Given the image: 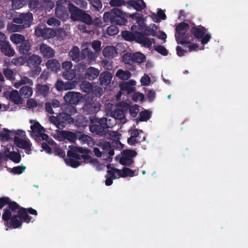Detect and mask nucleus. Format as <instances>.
I'll return each instance as SVG.
<instances>
[{"label":"nucleus","mask_w":248,"mask_h":248,"mask_svg":"<svg viewBox=\"0 0 248 248\" xmlns=\"http://www.w3.org/2000/svg\"><path fill=\"white\" fill-rule=\"evenodd\" d=\"M189 30V26L187 23L185 22L179 23L175 28V38L178 44L184 46L188 45V51L191 52L198 49L199 46L192 43L194 41L193 37L188 32Z\"/></svg>","instance_id":"nucleus-1"},{"label":"nucleus","mask_w":248,"mask_h":248,"mask_svg":"<svg viewBox=\"0 0 248 248\" xmlns=\"http://www.w3.org/2000/svg\"><path fill=\"white\" fill-rule=\"evenodd\" d=\"M110 120L105 117L94 118L91 121L89 125L90 131L98 136L105 137L108 132V128L112 127V125L110 126L108 124V122Z\"/></svg>","instance_id":"nucleus-2"},{"label":"nucleus","mask_w":248,"mask_h":248,"mask_svg":"<svg viewBox=\"0 0 248 248\" xmlns=\"http://www.w3.org/2000/svg\"><path fill=\"white\" fill-rule=\"evenodd\" d=\"M103 19L105 22H110L117 25H125L127 23L125 13L117 8H113L110 11L105 12Z\"/></svg>","instance_id":"nucleus-3"},{"label":"nucleus","mask_w":248,"mask_h":248,"mask_svg":"<svg viewBox=\"0 0 248 248\" xmlns=\"http://www.w3.org/2000/svg\"><path fill=\"white\" fill-rule=\"evenodd\" d=\"M32 218V217L27 214L26 208L21 207L19 211H17V214L13 216L10 221L5 223V225L11 229L21 228L22 225V220L29 223L31 221L33 222V221H31Z\"/></svg>","instance_id":"nucleus-4"},{"label":"nucleus","mask_w":248,"mask_h":248,"mask_svg":"<svg viewBox=\"0 0 248 248\" xmlns=\"http://www.w3.org/2000/svg\"><path fill=\"white\" fill-rule=\"evenodd\" d=\"M122 35L123 38L128 41H135L136 42L142 44L144 47H150L152 46L153 42H154V39H151L145 36L141 32L136 31L134 33L127 31H123Z\"/></svg>","instance_id":"nucleus-5"},{"label":"nucleus","mask_w":248,"mask_h":248,"mask_svg":"<svg viewBox=\"0 0 248 248\" xmlns=\"http://www.w3.org/2000/svg\"><path fill=\"white\" fill-rule=\"evenodd\" d=\"M33 20V15L31 13H22L18 17L13 19V21L20 25L12 24L10 30L14 32L20 31L22 30L30 27Z\"/></svg>","instance_id":"nucleus-6"},{"label":"nucleus","mask_w":248,"mask_h":248,"mask_svg":"<svg viewBox=\"0 0 248 248\" xmlns=\"http://www.w3.org/2000/svg\"><path fill=\"white\" fill-rule=\"evenodd\" d=\"M190 32L189 34L193 37V39L201 40L202 45L207 44L211 38V35L207 29L201 25L196 26L194 24L190 29Z\"/></svg>","instance_id":"nucleus-7"},{"label":"nucleus","mask_w":248,"mask_h":248,"mask_svg":"<svg viewBox=\"0 0 248 248\" xmlns=\"http://www.w3.org/2000/svg\"><path fill=\"white\" fill-rule=\"evenodd\" d=\"M49 120L59 129H63L65 124H71L74 123V119L71 116L64 112L60 113L57 116H50Z\"/></svg>","instance_id":"nucleus-8"},{"label":"nucleus","mask_w":248,"mask_h":248,"mask_svg":"<svg viewBox=\"0 0 248 248\" xmlns=\"http://www.w3.org/2000/svg\"><path fill=\"white\" fill-rule=\"evenodd\" d=\"M71 3L66 0H59L57 1L55 8L56 16L62 20L65 21L69 16L68 4Z\"/></svg>","instance_id":"nucleus-9"},{"label":"nucleus","mask_w":248,"mask_h":248,"mask_svg":"<svg viewBox=\"0 0 248 248\" xmlns=\"http://www.w3.org/2000/svg\"><path fill=\"white\" fill-rule=\"evenodd\" d=\"M14 142L17 147L24 149L27 154H31L32 144L29 139L25 140L19 137L15 136Z\"/></svg>","instance_id":"nucleus-10"},{"label":"nucleus","mask_w":248,"mask_h":248,"mask_svg":"<svg viewBox=\"0 0 248 248\" xmlns=\"http://www.w3.org/2000/svg\"><path fill=\"white\" fill-rule=\"evenodd\" d=\"M100 108V104L93 99L86 101L83 107V110L86 114H94L98 112Z\"/></svg>","instance_id":"nucleus-11"},{"label":"nucleus","mask_w":248,"mask_h":248,"mask_svg":"<svg viewBox=\"0 0 248 248\" xmlns=\"http://www.w3.org/2000/svg\"><path fill=\"white\" fill-rule=\"evenodd\" d=\"M82 98V96L80 93L75 92H68L63 97L66 103L74 105H77Z\"/></svg>","instance_id":"nucleus-12"},{"label":"nucleus","mask_w":248,"mask_h":248,"mask_svg":"<svg viewBox=\"0 0 248 248\" xmlns=\"http://www.w3.org/2000/svg\"><path fill=\"white\" fill-rule=\"evenodd\" d=\"M36 36L42 37L44 39H49L54 37L56 32L50 28H42V27L38 26L34 31Z\"/></svg>","instance_id":"nucleus-13"},{"label":"nucleus","mask_w":248,"mask_h":248,"mask_svg":"<svg viewBox=\"0 0 248 248\" xmlns=\"http://www.w3.org/2000/svg\"><path fill=\"white\" fill-rule=\"evenodd\" d=\"M86 51H83V50L80 52L79 48L75 46L69 52V56L73 61L78 62L86 58Z\"/></svg>","instance_id":"nucleus-14"},{"label":"nucleus","mask_w":248,"mask_h":248,"mask_svg":"<svg viewBox=\"0 0 248 248\" xmlns=\"http://www.w3.org/2000/svg\"><path fill=\"white\" fill-rule=\"evenodd\" d=\"M68 10L70 14L71 19L74 21H78L83 10L71 3L68 4Z\"/></svg>","instance_id":"nucleus-15"},{"label":"nucleus","mask_w":248,"mask_h":248,"mask_svg":"<svg viewBox=\"0 0 248 248\" xmlns=\"http://www.w3.org/2000/svg\"><path fill=\"white\" fill-rule=\"evenodd\" d=\"M39 50L42 56L46 58L53 57L55 53L54 49L44 43H42L40 45Z\"/></svg>","instance_id":"nucleus-16"},{"label":"nucleus","mask_w":248,"mask_h":248,"mask_svg":"<svg viewBox=\"0 0 248 248\" xmlns=\"http://www.w3.org/2000/svg\"><path fill=\"white\" fill-rule=\"evenodd\" d=\"M138 170H133L128 168L124 167L123 170H116L118 175L122 178L126 177H133L135 175H138Z\"/></svg>","instance_id":"nucleus-17"},{"label":"nucleus","mask_w":248,"mask_h":248,"mask_svg":"<svg viewBox=\"0 0 248 248\" xmlns=\"http://www.w3.org/2000/svg\"><path fill=\"white\" fill-rule=\"evenodd\" d=\"M127 3L137 11H141L146 7V3L143 0H128Z\"/></svg>","instance_id":"nucleus-18"},{"label":"nucleus","mask_w":248,"mask_h":248,"mask_svg":"<svg viewBox=\"0 0 248 248\" xmlns=\"http://www.w3.org/2000/svg\"><path fill=\"white\" fill-rule=\"evenodd\" d=\"M112 74L108 71L103 72L99 76L100 84L101 86H107L111 82Z\"/></svg>","instance_id":"nucleus-19"},{"label":"nucleus","mask_w":248,"mask_h":248,"mask_svg":"<svg viewBox=\"0 0 248 248\" xmlns=\"http://www.w3.org/2000/svg\"><path fill=\"white\" fill-rule=\"evenodd\" d=\"M0 49L6 56L12 57L15 54V51L11 47L9 42L0 43Z\"/></svg>","instance_id":"nucleus-20"},{"label":"nucleus","mask_w":248,"mask_h":248,"mask_svg":"<svg viewBox=\"0 0 248 248\" xmlns=\"http://www.w3.org/2000/svg\"><path fill=\"white\" fill-rule=\"evenodd\" d=\"M42 62L41 58L36 55L33 54L30 56L27 61V63L29 66L31 68L37 67L41 69L40 67H38V66Z\"/></svg>","instance_id":"nucleus-21"},{"label":"nucleus","mask_w":248,"mask_h":248,"mask_svg":"<svg viewBox=\"0 0 248 248\" xmlns=\"http://www.w3.org/2000/svg\"><path fill=\"white\" fill-rule=\"evenodd\" d=\"M99 70L93 67H89L85 71V75L86 78L90 80L96 78L99 75Z\"/></svg>","instance_id":"nucleus-22"},{"label":"nucleus","mask_w":248,"mask_h":248,"mask_svg":"<svg viewBox=\"0 0 248 248\" xmlns=\"http://www.w3.org/2000/svg\"><path fill=\"white\" fill-rule=\"evenodd\" d=\"M60 136L71 142H75L78 138V132L74 133L69 131H61Z\"/></svg>","instance_id":"nucleus-23"},{"label":"nucleus","mask_w":248,"mask_h":248,"mask_svg":"<svg viewBox=\"0 0 248 248\" xmlns=\"http://www.w3.org/2000/svg\"><path fill=\"white\" fill-rule=\"evenodd\" d=\"M103 56L108 59L114 58L117 55V51L115 47L113 46H107L102 51Z\"/></svg>","instance_id":"nucleus-24"},{"label":"nucleus","mask_w":248,"mask_h":248,"mask_svg":"<svg viewBox=\"0 0 248 248\" xmlns=\"http://www.w3.org/2000/svg\"><path fill=\"white\" fill-rule=\"evenodd\" d=\"M46 67L52 71L58 72L60 69V64L58 61L55 59H49L46 63Z\"/></svg>","instance_id":"nucleus-25"},{"label":"nucleus","mask_w":248,"mask_h":248,"mask_svg":"<svg viewBox=\"0 0 248 248\" xmlns=\"http://www.w3.org/2000/svg\"><path fill=\"white\" fill-rule=\"evenodd\" d=\"M84 144H87L89 146L94 144L93 138L89 135H85L82 132H78V138Z\"/></svg>","instance_id":"nucleus-26"},{"label":"nucleus","mask_w":248,"mask_h":248,"mask_svg":"<svg viewBox=\"0 0 248 248\" xmlns=\"http://www.w3.org/2000/svg\"><path fill=\"white\" fill-rule=\"evenodd\" d=\"M19 51L22 54H28L31 48V44L28 40H25L19 46Z\"/></svg>","instance_id":"nucleus-27"},{"label":"nucleus","mask_w":248,"mask_h":248,"mask_svg":"<svg viewBox=\"0 0 248 248\" xmlns=\"http://www.w3.org/2000/svg\"><path fill=\"white\" fill-rule=\"evenodd\" d=\"M33 90L30 86H23L19 90L20 95L25 98H29L32 94Z\"/></svg>","instance_id":"nucleus-28"},{"label":"nucleus","mask_w":248,"mask_h":248,"mask_svg":"<svg viewBox=\"0 0 248 248\" xmlns=\"http://www.w3.org/2000/svg\"><path fill=\"white\" fill-rule=\"evenodd\" d=\"M9 99L16 104H21L22 103V98L17 90H13L10 93Z\"/></svg>","instance_id":"nucleus-29"},{"label":"nucleus","mask_w":248,"mask_h":248,"mask_svg":"<svg viewBox=\"0 0 248 248\" xmlns=\"http://www.w3.org/2000/svg\"><path fill=\"white\" fill-rule=\"evenodd\" d=\"M146 61V57L141 52L132 53V62L141 63Z\"/></svg>","instance_id":"nucleus-30"},{"label":"nucleus","mask_w":248,"mask_h":248,"mask_svg":"<svg viewBox=\"0 0 248 248\" xmlns=\"http://www.w3.org/2000/svg\"><path fill=\"white\" fill-rule=\"evenodd\" d=\"M153 20L155 22H160L161 19L165 20L167 18L166 15L162 10L158 9L157 14L152 13Z\"/></svg>","instance_id":"nucleus-31"},{"label":"nucleus","mask_w":248,"mask_h":248,"mask_svg":"<svg viewBox=\"0 0 248 248\" xmlns=\"http://www.w3.org/2000/svg\"><path fill=\"white\" fill-rule=\"evenodd\" d=\"M131 76V73L129 71L127 70L124 71L121 69H119L116 73V77L123 80L128 79Z\"/></svg>","instance_id":"nucleus-32"},{"label":"nucleus","mask_w":248,"mask_h":248,"mask_svg":"<svg viewBox=\"0 0 248 248\" xmlns=\"http://www.w3.org/2000/svg\"><path fill=\"white\" fill-rule=\"evenodd\" d=\"M10 40L15 44L19 45L26 39L23 35L17 33H13L10 36Z\"/></svg>","instance_id":"nucleus-33"},{"label":"nucleus","mask_w":248,"mask_h":248,"mask_svg":"<svg viewBox=\"0 0 248 248\" xmlns=\"http://www.w3.org/2000/svg\"><path fill=\"white\" fill-rule=\"evenodd\" d=\"M78 21H80L88 25H91L93 24V21L91 16L86 13L84 10H83Z\"/></svg>","instance_id":"nucleus-34"},{"label":"nucleus","mask_w":248,"mask_h":248,"mask_svg":"<svg viewBox=\"0 0 248 248\" xmlns=\"http://www.w3.org/2000/svg\"><path fill=\"white\" fill-rule=\"evenodd\" d=\"M49 88L46 85L37 84L36 86V93L44 96H46L48 93Z\"/></svg>","instance_id":"nucleus-35"},{"label":"nucleus","mask_w":248,"mask_h":248,"mask_svg":"<svg viewBox=\"0 0 248 248\" xmlns=\"http://www.w3.org/2000/svg\"><path fill=\"white\" fill-rule=\"evenodd\" d=\"M31 129L33 133H36V134H41L45 131V128L38 122H35L33 124L31 125Z\"/></svg>","instance_id":"nucleus-36"},{"label":"nucleus","mask_w":248,"mask_h":248,"mask_svg":"<svg viewBox=\"0 0 248 248\" xmlns=\"http://www.w3.org/2000/svg\"><path fill=\"white\" fill-rule=\"evenodd\" d=\"M8 158L15 163H18L21 160V155L19 153L14 151L10 152L8 154Z\"/></svg>","instance_id":"nucleus-37"},{"label":"nucleus","mask_w":248,"mask_h":248,"mask_svg":"<svg viewBox=\"0 0 248 248\" xmlns=\"http://www.w3.org/2000/svg\"><path fill=\"white\" fill-rule=\"evenodd\" d=\"M111 115L115 119L122 120L124 117V112L122 109L117 108L112 111Z\"/></svg>","instance_id":"nucleus-38"},{"label":"nucleus","mask_w":248,"mask_h":248,"mask_svg":"<svg viewBox=\"0 0 248 248\" xmlns=\"http://www.w3.org/2000/svg\"><path fill=\"white\" fill-rule=\"evenodd\" d=\"M11 6L13 9L18 10L26 4V0H11Z\"/></svg>","instance_id":"nucleus-39"},{"label":"nucleus","mask_w":248,"mask_h":248,"mask_svg":"<svg viewBox=\"0 0 248 248\" xmlns=\"http://www.w3.org/2000/svg\"><path fill=\"white\" fill-rule=\"evenodd\" d=\"M157 26L155 24H153L152 28L146 27V28L145 29V34L148 36L151 35L155 37L157 36Z\"/></svg>","instance_id":"nucleus-40"},{"label":"nucleus","mask_w":248,"mask_h":248,"mask_svg":"<svg viewBox=\"0 0 248 248\" xmlns=\"http://www.w3.org/2000/svg\"><path fill=\"white\" fill-rule=\"evenodd\" d=\"M76 76L75 72L73 70H65L62 73L63 78L66 80H71L73 79Z\"/></svg>","instance_id":"nucleus-41"},{"label":"nucleus","mask_w":248,"mask_h":248,"mask_svg":"<svg viewBox=\"0 0 248 248\" xmlns=\"http://www.w3.org/2000/svg\"><path fill=\"white\" fill-rule=\"evenodd\" d=\"M13 136V132L5 128L0 133V137L7 140L12 138Z\"/></svg>","instance_id":"nucleus-42"},{"label":"nucleus","mask_w":248,"mask_h":248,"mask_svg":"<svg viewBox=\"0 0 248 248\" xmlns=\"http://www.w3.org/2000/svg\"><path fill=\"white\" fill-rule=\"evenodd\" d=\"M151 117V113L148 110L142 111L140 113L139 121L140 122L147 121Z\"/></svg>","instance_id":"nucleus-43"},{"label":"nucleus","mask_w":248,"mask_h":248,"mask_svg":"<svg viewBox=\"0 0 248 248\" xmlns=\"http://www.w3.org/2000/svg\"><path fill=\"white\" fill-rule=\"evenodd\" d=\"M119 162L122 165L130 166L134 163V160L133 158H130L123 155Z\"/></svg>","instance_id":"nucleus-44"},{"label":"nucleus","mask_w":248,"mask_h":248,"mask_svg":"<svg viewBox=\"0 0 248 248\" xmlns=\"http://www.w3.org/2000/svg\"><path fill=\"white\" fill-rule=\"evenodd\" d=\"M8 209L11 212H16L17 210L19 211V209L22 207H20L17 202H16L13 201L11 202L10 199H9V202L8 203Z\"/></svg>","instance_id":"nucleus-45"},{"label":"nucleus","mask_w":248,"mask_h":248,"mask_svg":"<svg viewBox=\"0 0 248 248\" xmlns=\"http://www.w3.org/2000/svg\"><path fill=\"white\" fill-rule=\"evenodd\" d=\"M12 212L7 208L4 209L2 215V218L5 221V224L9 222L12 217Z\"/></svg>","instance_id":"nucleus-46"},{"label":"nucleus","mask_w":248,"mask_h":248,"mask_svg":"<svg viewBox=\"0 0 248 248\" xmlns=\"http://www.w3.org/2000/svg\"><path fill=\"white\" fill-rule=\"evenodd\" d=\"M65 162L67 165L73 168H78L81 164L79 161L73 158L66 159Z\"/></svg>","instance_id":"nucleus-47"},{"label":"nucleus","mask_w":248,"mask_h":248,"mask_svg":"<svg viewBox=\"0 0 248 248\" xmlns=\"http://www.w3.org/2000/svg\"><path fill=\"white\" fill-rule=\"evenodd\" d=\"M137 155V153L133 150L125 149L123 151V155L125 157L133 158Z\"/></svg>","instance_id":"nucleus-48"},{"label":"nucleus","mask_w":248,"mask_h":248,"mask_svg":"<svg viewBox=\"0 0 248 248\" xmlns=\"http://www.w3.org/2000/svg\"><path fill=\"white\" fill-rule=\"evenodd\" d=\"M145 140V137L144 136L141 140L139 139H137L135 138H132L131 137H129L127 139V143L128 144L134 146L136 145L137 143H140L141 142L144 141Z\"/></svg>","instance_id":"nucleus-49"},{"label":"nucleus","mask_w":248,"mask_h":248,"mask_svg":"<svg viewBox=\"0 0 248 248\" xmlns=\"http://www.w3.org/2000/svg\"><path fill=\"white\" fill-rule=\"evenodd\" d=\"M119 32L118 28L115 25H110L107 28V33L110 36L117 34Z\"/></svg>","instance_id":"nucleus-50"},{"label":"nucleus","mask_w":248,"mask_h":248,"mask_svg":"<svg viewBox=\"0 0 248 248\" xmlns=\"http://www.w3.org/2000/svg\"><path fill=\"white\" fill-rule=\"evenodd\" d=\"M76 151H75L74 149L68 150L67 151V156L71 158H73V159H75L77 160H81V155H79L78 154Z\"/></svg>","instance_id":"nucleus-51"},{"label":"nucleus","mask_w":248,"mask_h":248,"mask_svg":"<svg viewBox=\"0 0 248 248\" xmlns=\"http://www.w3.org/2000/svg\"><path fill=\"white\" fill-rule=\"evenodd\" d=\"M39 0H29V7L31 11L34 10L35 11H36L39 8Z\"/></svg>","instance_id":"nucleus-52"},{"label":"nucleus","mask_w":248,"mask_h":248,"mask_svg":"<svg viewBox=\"0 0 248 248\" xmlns=\"http://www.w3.org/2000/svg\"><path fill=\"white\" fill-rule=\"evenodd\" d=\"M154 48L157 52L163 56H167L168 54V51L163 46L160 45L155 46Z\"/></svg>","instance_id":"nucleus-53"},{"label":"nucleus","mask_w":248,"mask_h":248,"mask_svg":"<svg viewBox=\"0 0 248 248\" xmlns=\"http://www.w3.org/2000/svg\"><path fill=\"white\" fill-rule=\"evenodd\" d=\"M53 151L55 155H59L60 157H65V151L62 148L58 147L57 146H55L53 147Z\"/></svg>","instance_id":"nucleus-54"},{"label":"nucleus","mask_w":248,"mask_h":248,"mask_svg":"<svg viewBox=\"0 0 248 248\" xmlns=\"http://www.w3.org/2000/svg\"><path fill=\"white\" fill-rule=\"evenodd\" d=\"M26 167L21 165L20 166H16L13 168L12 171L14 174H20L25 171Z\"/></svg>","instance_id":"nucleus-55"},{"label":"nucleus","mask_w":248,"mask_h":248,"mask_svg":"<svg viewBox=\"0 0 248 248\" xmlns=\"http://www.w3.org/2000/svg\"><path fill=\"white\" fill-rule=\"evenodd\" d=\"M121 89L125 90L128 94L132 93L135 91V88L130 86V84L129 83H124L122 85Z\"/></svg>","instance_id":"nucleus-56"},{"label":"nucleus","mask_w":248,"mask_h":248,"mask_svg":"<svg viewBox=\"0 0 248 248\" xmlns=\"http://www.w3.org/2000/svg\"><path fill=\"white\" fill-rule=\"evenodd\" d=\"M92 47L95 50L96 52L100 51L101 42L99 40L93 41L92 42Z\"/></svg>","instance_id":"nucleus-57"},{"label":"nucleus","mask_w":248,"mask_h":248,"mask_svg":"<svg viewBox=\"0 0 248 248\" xmlns=\"http://www.w3.org/2000/svg\"><path fill=\"white\" fill-rule=\"evenodd\" d=\"M93 6L97 11H99L102 7V3L101 0H92Z\"/></svg>","instance_id":"nucleus-58"},{"label":"nucleus","mask_w":248,"mask_h":248,"mask_svg":"<svg viewBox=\"0 0 248 248\" xmlns=\"http://www.w3.org/2000/svg\"><path fill=\"white\" fill-rule=\"evenodd\" d=\"M47 24L50 26H59L61 22L55 17L49 18L46 22Z\"/></svg>","instance_id":"nucleus-59"},{"label":"nucleus","mask_w":248,"mask_h":248,"mask_svg":"<svg viewBox=\"0 0 248 248\" xmlns=\"http://www.w3.org/2000/svg\"><path fill=\"white\" fill-rule=\"evenodd\" d=\"M123 62L125 64H129L132 62V53H126L122 57Z\"/></svg>","instance_id":"nucleus-60"},{"label":"nucleus","mask_w":248,"mask_h":248,"mask_svg":"<svg viewBox=\"0 0 248 248\" xmlns=\"http://www.w3.org/2000/svg\"><path fill=\"white\" fill-rule=\"evenodd\" d=\"M3 74L7 79L11 80L13 79L14 72L10 69L6 68L3 70Z\"/></svg>","instance_id":"nucleus-61"},{"label":"nucleus","mask_w":248,"mask_h":248,"mask_svg":"<svg viewBox=\"0 0 248 248\" xmlns=\"http://www.w3.org/2000/svg\"><path fill=\"white\" fill-rule=\"evenodd\" d=\"M125 1L124 0H110L109 4L111 6H120L123 5H124Z\"/></svg>","instance_id":"nucleus-62"},{"label":"nucleus","mask_w":248,"mask_h":248,"mask_svg":"<svg viewBox=\"0 0 248 248\" xmlns=\"http://www.w3.org/2000/svg\"><path fill=\"white\" fill-rule=\"evenodd\" d=\"M76 83L75 81H66L64 82V90H68L75 88Z\"/></svg>","instance_id":"nucleus-63"},{"label":"nucleus","mask_w":248,"mask_h":248,"mask_svg":"<svg viewBox=\"0 0 248 248\" xmlns=\"http://www.w3.org/2000/svg\"><path fill=\"white\" fill-rule=\"evenodd\" d=\"M150 81V78L147 75H144L140 79V82L142 86L149 85Z\"/></svg>","instance_id":"nucleus-64"}]
</instances>
